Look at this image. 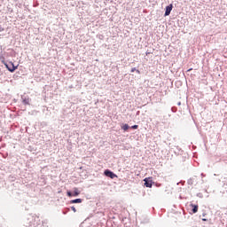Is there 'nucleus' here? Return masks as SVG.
<instances>
[{
	"mask_svg": "<svg viewBox=\"0 0 227 227\" xmlns=\"http://www.w3.org/2000/svg\"><path fill=\"white\" fill-rule=\"evenodd\" d=\"M67 196L72 197L74 194H72V192H67Z\"/></svg>",
	"mask_w": 227,
	"mask_h": 227,
	"instance_id": "nucleus-12",
	"label": "nucleus"
},
{
	"mask_svg": "<svg viewBox=\"0 0 227 227\" xmlns=\"http://www.w3.org/2000/svg\"><path fill=\"white\" fill-rule=\"evenodd\" d=\"M191 70H192V68L188 69L187 72H191Z\"/></svg>",
	"mask_w": 227,
	"mask_h": 227,
	"instance_id": "nucleus-18",
	"label": "nucleus"
},
{
	"mask_svg": "<svg viewBox=\"0 0 227 227\" xmlns=\"http://www.w3.org/2000/svg\"><path fill=\"white\" fill-rule=\"evenodd\" d=\"M130 127L129 126V124H124L123 126H121L122 130H129Z\"/></svg>",
	"mask_w": 227,
	"mask_h": 227,
	"instance_id": "nucleus-9",
	"label": "nucleus"
},
{
	"mask_svg": "<svg viewBox=\"0 0 227 227\" xmlns=\"http://www.w3.org/2000/svg\"><path fill=\"white\" fill-rule=\"evenodd\" d=\"M81 194V192L79 191L78 188H74V193L73 196L77 197Z\"/></svg>",
	"mask_w": 227,
	"mask_h": 227,
	"instance_id": "nucleus-5",
	"label": "nucleus"
},
{
	"mask_svg": "<svg viewBox=\"0 0 227 227\" xmlns=\"http://www.w3.org/2000/svg\"><path fill=\"white\" fill-rule=\"evenodd\" d=\"M191 207H192L193 214H196L198 212V205L191 204Z\"/></svg>",
	"mask_w": 227,
	"mask_h": 227,
	"instance_id": "nucleus-7",
	"label": "nucleus"
},
{
	"mask_svg": "<svg viewBox=\"0 0 227 227\" xmlns=\"http://www.w3.org/2000/svg\"><path fill=\"white\" fill-rule=\"evenodd\" d=\"M6 67L8 68L9 72H15V70H17V67H15L13 64H11V67L6 65Z\"/></svg>",
	"mask_w": 227,
	"mask_h": 227,
	"instance_id": "nucleus-4",
	"label": "nucleus"
},
{
	"mask_svg": "<svg viewBox=\"0 0 227 227\" xmlns=\"http://www.w3.org/2000/svg\"><path fill=\"white\" fill-rule=\"evenodd\" d=\"M202 221H207V219L204 218V219H202Z\"/></svg>",
	"mask_w": 227,
	"mask_h": 227,
	"instance_id": "nucleus-19",
	"label": "nucleus"
},
{
	"mask_svg": "<svg viewBox=\"0 0 227 227\" xmlns=\"http://www.w3.org/2000/svg\"><path fill=\"white\" fill-rule=\"evenodd\" d=\"M104 175L106 176H108L109 178H116V176H116V174H114L113 171L109 169L105 170Z\"/></svg>",
	"mask_w": 227,
	"mask_h": 227,
	"instance_id": "nucleus-2",
	"label": "nucleus"
},
{
	"mask_svg": "<svg viewBox=\"0 0 227 227\" xmlns=\"http://www.w3.org/2000/svg\"><path fill=\"white\" fill-rule=\"evenodd\" d=\"M136 67H133V68H131V72L133 73V72H136Z\"/></svg>",
	"mask_w": 227,
	"mask_h": 227,
	"instance_id": "nucleus-15",
	"label": "nucleus"
},
{
	"mask_svg": "<svg viewBox=\"0 0 227 227\" xmlns=\"http://www.w3.org/2000/svg\"><path fill=\"white\" fill-rule=\"evenodd\" d=\"M137 74H141V72L139 71V69L136 70Z\"/></svg>",
	"mask_w": 227,
	"mask_h": 227,
	"instance_id": "nucleus-16",
	"label": "nucleus"
},
{
	"mask_svg": "<svg viewBox=\"0 0 227 227\" xmlns=\"http://www.w3.org/2000/svg\"><path fill=\"white\" fill-rule=\"evenodd\" d=\"M188 184H189V185H192V179H189V180H188Z\"/></svg>",
	"mask_w": 227,
	"mask_h": 227,
	"instance_id": "nucleus-10",
	"label": "nucleus"
},
{
	"mask_svg": "<svg viewBox=\"0 0 227 227\" xmlns=\"http://www.w3.org/2000/svg\"><path fill=\"white\" fill-rule=\"evenodd\" d=\"M70 203H82V199H74L70 201Z\"/></svg>",
	"mask_w": 227,
	"mask_h": 227,
	"instance_id": "nucleus-6",
	"label": "nucleus"
},
{
	"mask_svg": "<svg viewBox=\"0 0 227 227\" xmlns=\"http://www.w3.org/2000/svg\"><path fill=\"white\" fill-rule=\"evenodd\" d=\"M177 106H182V102H178V103H177Z\"/></svg>",
	"mask_w": 227,
	"mask_h": 227,
	"instance_id": "nucleus-17",
	"label": "nucleus"
},
{
	"mask_svg": "<svg viewBox=\"0 0 227 227\" xmlns=\"http://www.w3.org/2000/svg\"><path fill=\"white\" fill-rule=\"evenodd\" d=\"M171 10H173V4L168 5V6L166 7L164 16H165V17H168V16L171 13Z\"/></svg>",
	"mask_w": 227,
	"mask_h": 227,
	"instance_id": "nucleus-3",
	"label": "nucleus"
},
{
	"mask_svg": "<svg viewBox=\"0 0 227 227\" xmlns=\"http://www.w3.org/2000/svg\"><path fill=\"white\" fill-rule=\"evenodd\" d=\"M4 31V28L0 25V33H3Z\"/></svg>",
	"mask_w": 227,
	"mask_h": 227,
	"instance_id": "nucleus-13",
	"label": "nucleus"
},
{
	"mask_svg": "<svg viewBox=\"0 0 227 227\" xmlns=\"http://www.w3.org/2000/svg\"><path fill=\"white\" fill-rule=\"evenodd\" d=\"M137 125H133V126H131V129H137Z\"/></svg>",
	"mask_w": 227,
	"mask_h": 227,
	"instance_id": "nucleus-14",
	"label": "nucleus"
},
{
	"mask_svg": "<svg viewBox=\"0 0 227 227\" xmlns=\"http://www.w3.org/2000/svg\"><path fill=\"white\" fill-rule=\"evenodd\" d=\"M145 185L148 187L149 189H152V185L153 184V181H152V177H145L144 179Z\"/></svg>",
	"mask_w": 227,
	"mask_h": 227,
	"instance_id": "nucleus-1",
	"label": "nucleus"
},
{
	"mask_svg": "<svg viewBox=\"0 0 227 227\" xmlns=\"http://www.w3.org/2000/svg\"><path fill=\"white\" fill-rule=\"evenodd\" d=\"M22 102H23L24 106H29V98H24L22 100Z\"/></svg>",
	"mask_w": 227,
	"mask_h": 227,
	"instance_id": "nucleus-8",
	"label": "nucleus"
},
{
	"mask_svg": "<svg viewBox=\"0 0 227 227\" xmlns=\"http://www.w3.org/2000/svg\"><path fill=\"white\" fill-rule=\"evenodd\" d=\"M71 209H72V210H73V212H74V213H75V212H77V209H75V207H74V206H73V207H71Z\"/></svg>",
	"mask_w": 227,
	"mask_h": 227,
	"instance_id": "nucleus-11",
	"label": "nucleus"
}]
</instances>
